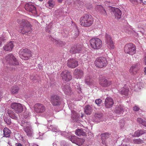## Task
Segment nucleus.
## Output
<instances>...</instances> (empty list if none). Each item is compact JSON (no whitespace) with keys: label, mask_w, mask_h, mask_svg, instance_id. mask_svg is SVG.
<instances>
[{"label":"nucleus","mask_w":146,"mask_h":146,"mask_svg":"<svg viewBox=\"0 0 146 146\" xmlns=\"http://www.w3.org/2000/svg\"><path fill=\"white\" fill-rule=\"evenodd\" d=\"M17 21L20 25L19 30L20 32L23 34H25L32 32V25L28 21L24 19L22 20L19 19L17 20Z\"/></svg>","instance_id":"1"},{"label":"nucleus","mask_w":146,"mask_h":146,"mask_svg":"<svg viewBox=\"0 0 146 146\" xmlns=\"http://www.w3.org/2000/svg\"><path fill=\"white\" fill-rule=\"evenodd\" d=\"M94 21L93 18L91 15L85 14L81 17L80 24L83 27H88L92 25Z\"/></svg>","instance_id":"2"},{"label":"nucleus","mask_w":146,"mask_h":146,"mask_svg":"<svg viewBox=\"0 0 146 146\" xmlns=\"http://www.w3.org/2000/svg\"><path fill=\"white\" fill-rule=\"evenodd\" d=\"M136 46L131 43L126 44L124 48V51L125 53L131 56L136 54Z\"/></svg>","instance_id":"3"},{"label":"nucleus","mask_w":146,"mask_h":146,"mask_svg":"<svg viewBox=\"0 0 146 146\" xmlns=\"http://www.w3.org/2000/svg\"><path fill=\"white\" fill-rule=\"evenodd\" d=\"M91 47L95 49H99L100 48L102 45V40L97 38H92L90 40Z\"/></svg>","instance_id":"4"},{"label":"nucleus","mask_w":146,"mask_h":146,"mask_svg":"<svg viewBox=\"0 0 146 146\" xmlns=\"http://www.w3.org/2000/svg\"><path fill=\"white\" fill-rule=\"evenodd\" d=\"M20 58L23 60H26L32 56V52L30 50L25 48L21 50L19 52Z\"/></svg>","instance_id":"5"},{"label":"nucleus","mask_w":146,"mask_h":146,"mask_svg":"<svg viewBox=\"0 0 146 146\" xmlns=\"http://www.w3.org/2000/svg\"><path fill=\"white\" fill-rule=\"evenodd\" d=\"M108 62L106 59L103 57H100L97 58L95 62L96 66L101 68L106 66Z\"/></svg>","instance_id":"6"},{"label":"nucleus","mask_w":146,"mask_h":146,"mask_svg":"<svg viewBox=\"0 0 146 146\" xmlns=\"http://www.w3.org/2000/svg\"><path fill=\"white\" fill-rule=\"evenodd\" d=\"M5 59L9 64L16 65H18L19 64L18 61L11 54H7L5 57Z\"/></svg>","instance_id":"7"},{"label":"nucleus","mask_w":146,"mask_h":146,"mask_svg":"<svg viewBox=\"0 0 146 146\" xmlns=\"http://www.w3.org/2000/svg\"><path fill=\"white\" fill-rule=\"evenodd\" d=\"M61 98L59 96L53 94L51 96V101L52 104L53 106H59L61 104Z\"/></svg>","instance_id":"8"},{"label":"nucleus","mask_w":146,"mask_h":146,"mask_svg":"<svg viewBox=\"0 0 146 146\" xmlns=\"http://www.w3.org/2000/svg\"><path fill=\"white\" fill-rule=\"evenodd\" d=\"M60 76L63 80L66 82L69 81L72 79L70 72L67 70L62 71L60 74Z\"/></svg>","instance_id":"9"},{"label":"nucleus","mask_w":146,"mask_h":146,"mask_svg":"<svg viewBox=\"0 0 146 146\" xmlns=\"http://www.w3.org/2000/svg\"><path fill=\"white\" fill-rule=\"evenodd\" d=\"M11 108L14 109L17 113H21L23 110L22 105L20 103H13L11 104Z\"/></svg>","instance_id":"10"},{"label":"nucleus","mask_w":146,"mask_h":146,"mask_svg":"<svg viewBox=\"0 0 146 146\" xmlns=\"http://www.w3.org/2000/svg\"><path fill=\"white\" fill-rule=\"evenodd\" d=\"M82 46L78 44H75L72 45L70 50L71 54H75L79 53L82 50Z\"/></svg>","instance_id":"11"},{"label":"nucleus","mask_w":146,"mask_h":146,"mask_svg":"<svg viewBox=\"0 0 146 146\" xmlns=\"http://www.w3.org/2000/svg\"><path fill=\"white\" fill-rule=\"evenodd\" d=\"M34 110L37 113H40L44 112L46 109L45 107L43 104L38 103L35 104Z\"/></svg>","instance_id":"12"},{"label":"nucleus","mask_w":146,"mask_h":146,"mask_svg":"<svg viewBox=\"0 0 146 146\" xmlns=\"http://www.w3.org/2000/svg\"><path fill=\"white\" fill-rule=\"evenodd\" d=\"M67 66L72 68H74L77 67L78 65V61L75 59L70 58L67 61Z\"/></svg>","instance_id":"13"},{"label":"nucleus","mask_w":146,"mask_h":146,"mask_svg":"<svg viewBox=\"0 0 146 146\" xmlns=\"http://www.w3.org/2000/svg\"><path fill=\"white\" fill-rule=\"evenodd\" d=\"M99 83L101 86L104 87H108L112 84L111 81L104 78L100 79Z\"/></svg>","instance_id":"14"},{"label":"nucleus","mask_w":146,"mask_h":146,"mask_svg":"<svg viewBox=\"0 0 146 146\" xmlns=\"http://www.w3.org/2000/svg\"><path fill=\"white\" fill-rule=\"evenodd\" d=\"M25 9L27 11L31 12L33 13H36V7L30 3H27L25 6Z\"/></svg>","instance_id":"15"},{"label":"nucleus","mask_w":146,"mask_h":146,"mask_svg":"<svg viewBox=\"0 0 146 146\" xmlns=\"http://www.w3.org/2000/svg\"><path fill=\"white\" fill-rule=\"evenodd\" d=\"M84 72L81 69H75L74 72V75L77 79H80L84 76Z\"/></svg>","instance_id":"16"},{"label":"nucleus","mask_w":146,"mask_h":146,"mask_svg":"<svg viewBox=\"0 0 146 146\" xmlns=\"http://www.w3.org/2000/svg\"><path fill=\"white\" fill-rule=\"evenodd\" d=\"M24 124H22L21 126H24L23 129L26 133L27 135L29 136H31L33 133V131L31 127H29V124L25 123L24 125H26L25 126Z\"/></svg>","instance_id":"17"},{"label":"nucleus","mask_w":146,"mask_h":146,"mask_svg":"<svg viewBox=\"0 0 146 146\" xmlns=\"http://www.w3.org/2000/svg\"><path fill=\"white\" fill-rule=\"evenodd\" d=\"M114 104L113 100L110 97L107 98L105 102V105L107 108H110Z\"/></svg>","instance_id":"18"},{"label":"nucleus","mask_w":146,"mask_h":146,"mask_svg":"<svg viewBox=\"0 0 146 146\" xmlns=\"http://www.w3.org/2000/svg\"><path fill=\"white\" fill-rule=\"evenodd\" d=\"M113 11L116 19L119 20L121 18L122 13L119 9L114 8L113 9Z\"/></svg>","instance_id":"19"},{"label":"nucleus","mask_w":146,"mask_h":146,"mask_svg":"<svg viewBox=\"0 0 146 146\" xmlns=\"http://www.w3.org/2000/svg\"><path fill=\"white\" fill-rule=\"evenodd\" d=\"M123 108V106H122L119 105H117L115 110V112L119 114L123 113L124 112Z\"/></svg>","instance_id":"20"},{"label":"nucleus","mask_w":146,"mask_h":146,"mask_svg":"<svg viewBox=\"0 0 146 146\" xmlns=\"http://www.w3.org/2000/svg\"><path fill=\"white\" fill-rule=\"evenodd\" d=\"M13 47V44L11 42H10L4 46L3 48L4 50L6 51H11Z\"/></svg>","instance_id":"21"},{"label":"nucleus","mask_w":146,"mask_h":146,"mask_svg":"<svg viewBox=\"0 0 146 146\" xmlns=\"http://www.w3.org/2000/svg\"><path fill=\"white\" fill-rule=\"evenodd\" d=\"M7 113L9 116L15 120L17 119V117L15 113L11 110H8Z\"/></svg>","instance_id":"22"},{"label":"nucleus","mask_w":146,"mask_h":146,"mask_svg":"<svg viewBox=\"0 0 146 146\" xmlns=\"http://www.w3.org/2000/svg\"><path fill=\"white\" fill-rule=\"evenodd\" d=\"M137 66V65L134 64L132 65L129 69V72L131 74H135L137 73V70H135V68Z\"/></svg>","instance_id":"23"},{"label":"nucleus","mask_w":146,"mask_h":146,"mask_svg":"<svg viewBox=\"0 0 146 146\" xmlns=\"http://www.w3.org/2000/svg\"><path fill=\"white\" fill-rule=\"evenodd\" d=\"M3 134L5 137H9L10 136L11 133V131L6 127L4 128L3 130Z\"/></svg>","instance_id":"24"},{"label":"nucleus","mask_w":146,"mask_h":146,"mask_svg":"<svg viewBox=\"0 0 146 146\" xmlns=\"http://www.w3.org/2000/svg\"><path fill=\"white\" fill-rule=\"evenodd\" d=\"M92 110L91 106L89 105H87L85 107L84 111L87 115H90L92 112Z\"/></svg>","instance_id":"25"},{"label":"nucleus","mask_w":146,"mask_h":146,"mask_svg":"<svg viewBox=\"0 0 146 146\" xmlns=\"http://www.w3.org/2000/svg\"><path fill=\"white\" fill-rule=\"evenodd\" d=\"M101 139L102 140V143L104 144L105 143V140L108 138L109 137L108 133H104L101 135Z\"/></svg>","instance_id":"26"},{"label":"nucleus","mask_w":146,"mask_h":146,"mask_svg":"<svg viewBox=\"0 0 146 146\" xmlns=\"http://www.w3.org/2000/svg\"><path fill=\"white\" fill-rule=\"evenodd\" d=\"M75 134L78 136H85L86 135V133L82 129L76 130L75 131Z\"/></svg>","instance_id":"27"},{"label":"nucleus","mask_w":146,"mask_h":146,"mask_svg":"<svg viewBox=\"0 0 146 146\" xmlns=\"http://www.w3.org/2000/svg\"><path fill=\"white\" fill-rule=\"evenodd\" d=\"M19 90V87L16 86H15L11 88V92L12 94H16L18 93Z\"/></svg>","instance_id":"28"},{"label":"nucleus","mask_w":146,"mask_h":146,"mask_svg":"<svg viewBox=\"0 0 146 146\" xmlns=\"http://www.w3.org/2000/svg\"><path fill=\"white\" fill-rule=\"evenodd\" d=\"M63 90L66 94H68V92L71 91L70 87L69 85H66L63 86Z\"/></svg>","instance_id":"29"},{"label":"nucleus","mask_w":146,"mask_h":146,"mask_svg":"<svg viewBox=\"0 0 146 146\" xmlns=\"http://www.w3.org/2000/svg\"><path fill=\"white\" fill-rule=\"evenodd\" d=\"M107 47L110 49H113L115 48L114 43L113 40L106 44Z\"/></svg>","instance_id":"30"},{"label":"nucleus","mask_w":146,"mask_h":146,"mask_svg":"<svg viewBox=\"0 0 146 146\" xmlns=\"http://www.w3.org/2000/svg\"><path fill=\"white\" fill-rule=\"evenodd\" d=\"M84 141L83 139L78 138L76 144L79 146H86L84 143Z\"/></svg>","instance_id":"31"},{"label":"nucleus","mask_w":146,"mask_h":146,"mask_svg":"<svg viewBox=\"0 0 146 146\" xmlns=\"http://www.w3.org/2000/svg\"><path fill=\"white\" fill-rule=\"evenodd\" d=\"M85 82L87 84L90 85L92 83L93 80L90 76H87L86 77Z\"/></svg>","instance_id":"32"},{"label":"nucleus","mask_w":146,"mask_h":146,"mask_svg":"<svg viewBox=\"0 0 146 146\" xmlns=\"http://www.w3.org/2000/svg\"><path fill=\"white\" fill-rule=\"evenodd\" d=\"M105 40L106 44L111 41H112V39L111 36H110V35L106 34L105 35Z\"/></svg>","instance_id":"33"},{"label":"nucleus","mask_w":146,"mask_h":146,"mask_svg":"<svg viewBox=\"0 0 146 146\" xmlns=\"http://www.w3.org/2000/svg\"><path fill=\"white\" fill-rule=\"evenodd\" d=\"M102 116V115L100 113H95L94 115L95 121L97 122L99 121L100 119L101 118Z\"/></svg>","instance_id":"34"},{"label":"nucleus","mask_w":146,"mask_h":146,"mask_svg":"<svg viewBox=\"0 0 146 146\" xmlns=\"http://www.w3.org/2000/svg\"><path fill=\"white\" fill-rule=\"evenodd\" d=\"M133 142L136 144H140L143 143V141L140 138L135 139L133 140Z\"/></svg>","instance_id":"35"},{"label":"nucleus","mask_w":146,"mask_h":146,"mask_svg":"<svg viewBox=\"0 0 146 146\" xmlns=\"http://www.w3.org/2000/svg\"><path fill=\"white\" fill-rule=\"evenodd\" d=\"M77 137L76 136H72L70 138L71 141L73 143L76 144L77 141L78 139Z\"/></svg>","instance_id":"36"},{"label":"nucleus","mask_w":146,"mask_h":146,"mask_svg":"<svg viewBox=\"0 0 146 146\" xmlns=\"http://www.w3.org/2000/svg\"><path fill=\"white\" fill-rule=\"evenodd\" d=\"M54 43L55 44H57L60 46H62L65 44L64 42L61 41L55 40Z\"/></svg>","instance_id":"37"},{"label":"nucleus","mask_w":146,"mask_h":146,"mask_svg":"<svg viewBox=\"0 0 146 146\" xmlns=\"http://www.w3.org/2000/svg\"><path fill=\"white\" fill-rule=\"evenodd\" d=\"M129 90L127 89H123L121 91V93L122 95L125 96H127Z\"/></svg>","instance_id":"38"},{"label":"nucleus","mask_w":146,"mask_h":146,"mask_svg":"<svg viewBox=\"0 0 146 146\" xmlns=\"http://www.w3.org/2000/svg\"><path fill=\"white\" fill-rule=\"evenodd\" d=\"M141 135L140 131L138 130L135 131L132 136L133 137H138Z\"/></svg>","instance_id":"39"},{"label":"nucleus","mask_w":146,"mask_h":146,"mask_svg":"<svg viewBox=\"0 0 146 146\" xmlns=\"http://www.w3.org/2000/svg\"><path fill=\"white\" fill-rule=\"evenodd\" d=\"M103 7L101 5H97L95 7V10L97 11L101 12L102 9H103Z\"/></svg>","instance_id":"40"},{"label":"nucleus","mask_w":146,"mask_h":146,"mask_svg":"<svg viewBox=\"0 0 146 146\" xmlns=\"http://www.w3.org/2000/svg\"><path fill=\"white\" fill-rule=\"evenodd\" d=\"M52 1L53 0H49L48 2V4L50 7V8H51L54 7V5L52 3Z\"/></svg>","instance_id":"41"},{"label":"nucleus","mask_w":146,"mask_h":146,"mask_svg":"<svg viewBox=\"0 0 146 146\" xmlns=\"http://www.w3.org/2000/svg\"><path fill=\"white\" fill-rule=\"evenodd\" d=\"M7 38L3 36L0 37V46L1 45L2 42L6 40Z\"/></svg>","instance_id":"42"},{"label":"nucleus","mask_w":146,"mask_h":146,"mask_svg":"<svg viewBox=\"0 0 146 146\" xmlns=\"http://www.w3.org/2000/svg\"><path fill=\"white\" fill-rule=\"evenodd\" d=\"M76 90L79 92H81V89L80 84H77V87L76 88Z\"/></svg>","instance_id":"43"},{"label":"nucleus","mask_w":146,"mask_h":146,"mask_svg":"<svg viewBox=\"0 0 146 146\" xmlns=\"http://www.w3.org/2000/svg\"><path fill=\"white\" fill-rule=\"evenodd\" d=\"M102 100L100 99H96L95 101V102L98 106H99L100 104L102 102Z\"/></svg>","instance_id":"44"},{"label":"nucleus","mask_w":146,"mask_h":146,"mask_svg":"<svg viewBox=\"0 0 146 146\" xmlns=\"http://www.w3.org/2000/svg\"><path fill=\"white\" fill-rule=\"evenodd\" d=\"M133 109L134 111H138L140 110V108L138 106L135 105L133 107Z\"/></svg>","instance_id":"45"},{"label":"nucleus","mask_w":146,"mask_h":146,"mask_svg":"<svg viewBox=\"0 0 146 146\" xmlns=\"http://www.w3.org/2000/svg\"><path fill=\"white\" fill-rule=\"evenodd\" d=\"M141 135L143 134H146V130L141 129L139 130Z\"/></svg>","instance_id":"46"},{"label":"nucleus","mask_w":146,"mask_h":146,"mask_svg":"<svg viewBox=\"0 0 146 146\" xmlns=\"http://www.w3.org/2000/svg\"><path fill=\"white\" fill-rule=\"evenodd\" d=\"M100 12L102 13V14L104 16H106L107 15L106 11L103 8V9H102Z\"/></svg>","instance_id":"47"},{"label":"nucleus","mask_w":146,"mask_h":146,"mask_svg":"<svg viewBox=\"0 0 146 146\" xmlns=\"http://www.w3.org/2000/svg\"><path fill=\"white\" fill-rule=\"evenodd\" d=\"M129 1L134 4H137L138 3L137 0H129Z\"/></svg>","instance_id":"48"},{"label":"nucleus","mask_w":146,"mask_h":146,"mask_svg":"<svg viewBox=\"0 0 146 146\" xmlns=\"http://www.w3.org/2000/svg\"><path fill=\"white\" fill-rule=\"evenodd\" d=\"M144 120L141 118H138L137 119V121L139 123L141 124L143 122Z\"/></svg>","instance_id":"49"},{"label":"nucleus","mask_w":146,"mask_h":146,"mask_svg":"<svg viewBox=\"0 0 146 146\" xmlns=\"http://www.w3.org/2000/svg\"><path fill=\"white\" fill-rule=\"evenodd\" d=\"M142 124L144 126L146 127V121L144 120H143L142 123Z\"/></svg>","instance_id":"50"},{"label":"nucleus","mask_w":146,"mask_h":146,"mask_svg":"<svg viewBox=\"0 0 146 146\" xmlns=\"http://www.w3.org/2000/svg\"><path fill=\"white\" fill-rule=\"evenodd\" d=\"M128 109L127 108L124 107H123V110L124 111H127Z\"/></svg>","instance_id":"51"},{"label":"nucleus","mask_w":146,"mask_h":146,"mask_svg":"<svg viewBox=\"0 0 146 146\" xmlns=\"http://www.w3.org/2000/svg\"><path fill=\"white\" fill-rule=\"evenodd\" d=\"M144 61L145 62V64L146 65V55L145 56Z\"/></svg>","instance_id":"52"},{"label":"nucleus","mask_w":146,"mask_h":146,"mask_svg":"<svg viewBox=\"0 0 146 146\" xmlns=\"http://www.w3.org/2000/svg\"><path fill=\"white\" fill-rule=\"evenodd\" d=\"M17 146H23V145L21 143H17Z\"/></svg>","instance_id":"53"},{"label":"nucleus","mask_w":146,"mask_h":146,"mask_svg":"<svg viewBox=\"0 0 146 146\" xmlns=\"http://www.w3.org/2000/svg\"><path fill=\"white\" fill-rule=\"evenodd\" d=\"M144 72L145 73V74H146V67L144 68Z\"/></svg>","instance_id":"54"},{"label":"nucleus","mask_w":146,"mask_h":146,"mask_svg":"<svg viewBox=\"0 0 146 146\" xmlns=\"http://www.w3.org/2000/svg\"><path fill=\"white\" fill-rule=\"evenodd\" d=\"M143 3L144 4H146V1H144V2Z\"/></svg>","instance_id":"55"},{"label":"nucleus","mask_w":146,"mask_h":146,"mask_svg":"<svg viewBox=\"0 0 146 146\" xmlns=\"http://www.w3.org/2000/svg\"><path fill=\"white\" fill-rule=\"evenodd\" d=\"M140 1L141 3L142 2L143 0H139Z\"/></svg>","instance_id":"56"},{"label":"nucleus","mask_w":146,"mask_h":146,"mask_svg":"<svg viewBox=\"0 0 146 146\" xmlns=\"http://www.w3.org/2000/svg\"><path fill=\"white\" fill-rule=\"evenodd\" d=\"M34 146H38V145H35Z\"/></svg>","instance_id":"57"},{"label":"nucleus","mask_w":146,"mask_h":146,"mask_svg":"<svg viewBox=\"0 0 146 146\" xmlns=\"http://www.w3.org/2000/svg\"><path fill=\"white\" fill-rule=\"evenodd\" d=\"M39 1H43V0H39Z\"/></svg>","instance_id":"58"},{"label":"nucleus","mask_w":146,"mask_h":146,"mask_svg":"<svg viewBox=\"0 0 146 146\" xmlns=\"http://www.w3.org/2000/svg\"><path fill=\"white\" fill-rule=\"evenodd\" d=\"M30 79H31V77H30Z\"/></svg>","instance_id":"59"}]
</instances>
